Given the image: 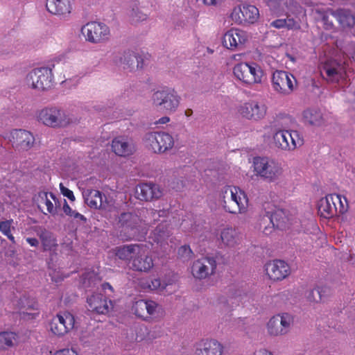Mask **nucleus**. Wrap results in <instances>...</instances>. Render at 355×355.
I'll return each instance as SVG.
<instances>
[{"mask_svg": "<svg viewBox=\"0 0 355 355\" xmlns=\"http://www.w3.org/2000/svg\"><path fill=\"white\" fill-rule=\"evenodd\" d=\"M219 200L225 211L230 214H245L248 211V196L238 187H225L220 191Z\"/></svg>", "mask_w": 355, "mask_h": 355, "instance_id": "f257e3e1", "label": "nucleus"}, {"mask_svg": "<svg viewBox=\"0 0 355 355\" xmlns=\"http://www.w3.org/2000/svg\"><path fill=\"white\" fill-rule=\"evenodd\" d=\"M254 174L268 182H274L284 175L282 163L268 157H255L253 159Z\"/></svg>", "mask_w": 355, "mask_h": 355, "instance_id": "f03ea898", "label": "nucleus"}, {"mask_svg": "<svg viewBox=\"0 0 355 355\" xmlns=\"http://www.w3.org/2000/svg\"><path fill=\"white\" fill-rule=\"evenodd\" d=\"M233 74L242 85L252 87L261 84L264 72L256 62H242L234 65Z\"/></svg>", "mask_w": 355, "mask_h": 355, "instance_id": "7ed1b4c3", "label": "nucleus"}, {"mask_svg": "<svg viewBox=\"0 0 355 355\" xmlns=\"http://www.w3.org/2000/svg\"><path fill=\"white\" fill-rule=\"evenodd\" d=\"M338 194H329L322 198L318 203V214L324 218H331L347 211V200Z\"/></svg>", "mask_w": 355, "mask_h": 355, "instance_id": "20e7f679", "label": "nucleus"}, {"mask_svg": "<svg viewBox=\"0 0 355 355\" xmlns=\"http://www.w3.org/2000/svg\"><path fill=\"white\" fill-rule=\"evenodd\" d=\"M272 143L277 149L291 152L304 144V139L297 130L279 129L272 136Z\"/></svg>", "mask_w": 355, "mask_h": 355, "instance_id": "39448f33", "label": "nucleus"}, {"mask_svg": "<svg viewBox=\"0 0 355 355\" xmlns=\"http://www.w3.org/2000/svg\"><path fill=\"white\" fill-rule=\"evenodd\" d=\"M151 101L155 107L171 113L178 107L180 96L174 89L164 87L153 94Z\"/></svg>", "mask_w": 355, "mask_h": 355, "instance_id": "423d86ee", "label": "nucleus"}, {"mask_svg": "<svg viewBox=\"0 0 355 355\" xmlns=\"http://www.w3.org/2000/svg\"><path fill=\"white\" fill-rule=\"evenodd\" d=\"M26 84L32 89L39 91L50 89L54 85L52 69L49 67H39L31 70L26 76Z\"/></svg>", "mask_w": 355, "mask_h": 355, "instance_id": "0eeeda50", "label": "nucleus"}, {"mask_svg": "<svg viewBox=\"0 0 355 355\" xmlns=\"http://www.w3.org/2000/svg\"><path fill=\"white\" fill-rule=\"evenodd\" d=\"M81 33L85 40L92 44H102L107 42L110 37V28L104 23L89 21L82 26Z\"/></svg>", "mask_w": 355, "mask_h": 355, "instance_id": "6e6552de", "label": "nucleus"}, {"mask_svg": "<svg viewBox=\"0 0 355 355\" xmlns=\"http://www.w3.org/2000/svg\"><path fill=\"white\" fill-rule=\"evenodd\" d=\"M141 223L137 214L130 212L121 214L119 220L121 236L126 240L137 238L141 233Z\"/></svg>", "mask_w": 355, "mask_h": 355, "instance_id": "1a4fd4ad", "label": "nucleus"}, {"mask_svg": "<svg viewBox=\"0 0 355 355\" xmlns=\"http://www.w3.org/2000/svg\"><path fill=\"white\" fill-rule=\"evenodd\" d=\"M272 86L277 93L287 96L291 94L297 87V80L291 73L276 70L272 73Z\"/></svg>", "mask_w": 355, "mask_h": 355, "instance_id": "9d476101", "label": "nucleus"}, {"mask_svg": "<svg viewBox=\"0 0 355 355\" xmlns=\"http://www.w3.org/2000/svg\"><path fill=\"white\" fill-rule=\"evenodd\" d=\"M230 17L238 25L252 24L259 18V11L253 5L242 4L232 9Z\"/></svg>", "mask_w": 355, "mask_h": 355, "instance_id": "9b49d317", "label": "nucleus"}, {"mask_svg": "<svg viewBox=\"0 0 355 355\" xmlns=\"http://www.w3.org/2000/svg\"><path fill=\"white\" fill-rule=\"evenodd\" d=\"M147 146L155 153H164L174 146L173 137L165 132H151L146 135Z\"/></svg>", "mask_w": 355, "mask_h": 355, "instance_id": "f8f14e48", "label": "nucleus"}, {"mask_svg": "<svg viewBox=\"0 0 355 355\" xmlns=\"http://www.w3.org/2000/svg\"><path fill=\"white\" fill-rule=\"evenodd\" d=\"M38 119L44 125L52 128L65 126L70 121L64 111L55 107L42 109L39 113Z\"/></svg>", "mask_w": 355, "mask_h": 355, "instance_id": "ddd939ff", "label": "nucleus"}, {"mask_svg": "<svg viewBox=\"0 0 355 355\" xmlns=\"http://www.w3.org/2000/svg\"><path fill=\"white\" fill-rule=\"evenodd\" d=\"M75 318L68 311L60 312L50 322V330L57 336H63L74 327Z\"/></svg>", "mask_w": 355, "mask_h": 355, "instance_id": "4468645a", "label": "nucleus"}, {"mask_svg": "<svg viewBox=\"0 0 355 355\" xmlns=\"http://www.w3.org/2000/svg\"><path fill=\"white\" fill-rule=\"evenodd\" d=\"M293 323V317L283 313L272 316L267 323L268 333L272 336H278L287 334Z\"/></svg>", "mask_w": 355, "mask_h": 355, "instance_id": "2eb2a0df", "label": "nucleus"}, {"mask_svg": "<svg viewBox=\"0 0 355 355\" xmlns=\"http://www.w3.org/2000/svg\"><path fill=\"white\" fill-rule=\"evenodd\" d=\"M320 73L328 83H338L346 78V69L344 64L335 60H328L321 67Z\"/></svg>", "mask_w": 355, "mask_h": 355, "instance_id": "dca6fc26", "label": "nucleus"}, {"mask_svg": "<svg viewBox=\"0 0 355 355\" xmlns=\"http://www.w3.org/2000/svg\"><path fill=\"white\" fill-rule=\"evenodd\" d=\"M39 209L44 214L55 216L61 207V200L51 192L40 191L34 198Z\"/></svg>", "mask_w": 355, "mask_h": 355, "instance_id": "f3484780", "label": "nucleus"}, {"mask_svg": "<svg viewBox=\"0 0 355 355\" xmlns=\"http://www.w3.org/2000/svg\"><path fill=\"white\" fill-rule=\"evenodd\" d=\"M217 263L214 257H204L194 261L191 268L193 277L198 279H204L216 272Z\"/></svg>", "mask_w": 355, "mask_h": 355, "instance_id": "a211bd4d", "label": "nucleus"}, {"mask_svg": "<svg viewBox=\"0 0 355 355\" xmlns=\"http://www.w3.org/2000/svg\"><path fill=\"white\" fill-rule=\"evenodd\" d=\"M248 40L247 32L239 28H231L223 36L222 44L224 47L232 51L241 50Z\"/></svg>", "mask_w": 355, "mask_h": 355, "instance_id": "6ab92c4d", "label": "nucleus"}, {"mask_svg": "<svg viewBox=\"0 0 355 355\" xmlns=\"http://www.w3.org/2000/svg\"><path fill=\"white\" fill-rule=\"evenodd\" d=\"M153 266L154 261L148 250L146 246L139 245L132 258L130 268L137 272H148Z\"/></svg>", "mask_w": 355, "mask_h": 355, "instance_id": "aec40b11", "label": "nucleus"}, {"mask_svg": "<svg viewBox=\"0 0 355 355\" xmlns=\"http://www.w3.org/2000/svg\"><path fill=\"white\" fill-rule=\"evenodd\" d=\"M238 112L247 119L257 121L266 115V107L258 101H250L241 105Z\"/></svg>", "mask_w": 355, "mask_h": 355, "instance_id": "412c9836", "label": "nucleus"}, {"mask_svg": "<svg viewBox=\"0 0 355 355\" xmlns=\"http://www.w3.org/2000/svg\"><path fill=\"white\" fill-rule=\"evenodd\" d=\"M266 271L271 280L277 282L287 277L291 273V268L284 261L276 259L266 263Z\"/></svg>", "mask_w": 355, "mask_h": 355, "instance_id": "4be33fe9", "label": "nucleus"}, {"mask_svg": "<svg viewBox=\"0 0 355 355\" xmlns=\"http://www.w3.org/2000/svg\"><path fill=\"white\" fill-rule=\"evenodd\" d=\"M12 147L18 150H27L33 145L35 139L33 135L27 130H15L11 132Z\"/></svg>", "mask_w": 355, "mask_h": 355, "instance_id": "5701e85b", "label": "nucleus"}, {"mask_svg": "<svg viewBox=\"0 0 355 355\" xmlns=\"http://www.w3.org/2000/svg\"><path fill=\"white\" fill-rule=\"evenodd\" d=\"M159 186L153 183H141L136 188V195L138 199L144 201H152L159 199L162 196Z\"/></svg>", "mask_w": 355, "mask_h": 355, "instance_id": "b1692460", "label": "nucleus"}, {"mask_svg": "<svg viewBox=\"0 0 355 355\" xmlns=\"http://www.w3.org/2000/svg\"><path fill=\"white\" fill-rule=\"evenodd\" d=\"M223 346L216 340H202L196 345L195 355H222Z\"/></svg>", "mask_w": 355, "mask_h": 355, "instance_id": "393cba45", "label": "nucleus"}, {"mask_svg": "<svg viewBox=\"0 0 355 355\" xmlns=\"http://www.w3.org/2000/svg\"><path fill=\"white\" fill-rule=\"evenodd\" d=\"M83 196L85 203L92 209H105L108 207L107 197L98 190L88 189L85 191Z\"/></svg>", "mask_w": 355, "mask_h": 355, "instance_id": "a878e982", "label": "nucleus"}, {"mask_svg": "<svg viewBox=\"0 0 355 355\" xmlns=\"http://www.w3.org/2000/svg\"><path fill=\"white\" fill-rule=\"evenodd\" d=\"M89 310L98 314H106L109 312L110 306L112 305L111 300L101 293H95L87 297V300Z\"/></svg>", "mask_w": 355, "mask_h": 355, "instance_id": "bb28decb", "label": "nucleus"}, {"mask_svg": "<svg viewBox=\"0 0 355 355\" xmlns=\"http://www.w3.org/2000/svg\"><path fill=\"white\" fill-rule=\"evenodd\" d=\"M157 304L152 300H140L135 302L132 309L135 314L144 320H148L156 312Z\"/></svg>", "mask_w": 355, "mask_h": 355, "instance_id": "cd10ccee", "label": "nucleus"}, {"mask_svg": "<svg viewBox=\"0 0 355 355\" xmlns=\"http://www.w3.org/2000/svg\"><path fill=\"white\" fill-rule=\"evenodd\" d=\"M222 243L230 248H239L242 243V236L236 229L227 227L223 229L220 234Z\"/></svg>", "mask_w": 355, "mask_h": 355, "instance_id": "c85d7f7f", "label": "nucleus"}, {"mask_svg": "<svg viewBox=\"0 0 355 355\" xmlns=\"http://www.w3.org/2000/svg\"><path fill=\"white\" fill-rule=\"evenodd\" d=\"M46 8L53 15L66 16L72 10V0H46Z\"/></svg>", "mask_w": 355, "mask_h": 355, "instance_id": "c756f323", "label": "nucleus"}, {"mask_svg": "<svg viewBox=\"0 0 355 355\" xmlns=\"http://www.w3.org/2000/svg\"><path fill=\"white\" fill-rule=\"evenodd\" d=\"M112 148L114 153L119 156H128L135 151L133 144L124 137H117L112 140Z\"/></svg>", "mask_w": 355, "mask_h": 355, "instance_id": "7c9ffc66", "label": "nucleus"}, {"mask_svg": "<svg viewBox=\"0 0 355 355\" xmlns=\"http://www.w3.org/2000/svg\"><path fill=\"white\" fill-rule=\"evenodd\" d=\"M330 12L342 27H354L355 26V14L350 10L338 8L336 10H331Z\"/></svg>", "mask_w": 355, "mask_h": 355, "instance_id": "2f4dec72", "label": "nucleus"}, {"mask_svg": "<svg viewBox=\"0 0 355 355\" xmlns=\"http://www.w3.org/2000/svg\"><path fill=\"white\" fill-rule=\"evenodd\" d=\"M120 62L123 64V67L130 69H141L144 66V59L138 53L132 51H124L123 56L120 58Z\"/></svg>", "mask_w": 355, "mask_h": 355, "instance_id": "473e14b6", "label": "nucleus"}, {"mask_svg": "<svg viewBox=\"0 0 355 355\" xmlns=\"http://www.w3.org/2000/svg\"><path fill=\"white\" fill-rule=\"evenodd\" d=\"M303 122L312 126H321L324 121L321 112L316 109L308 108L302 112Z\"/></svg>", "mask_w": 355, "mask_h": 355, "instance_id": "72a5a7b5", "label": "nucleus"}, {"mask_svg": "<svg viewBox=\"0 0 355 355\" xmlns=\"http://www.w3.org/2000/svg\"><path fill=\"white\" fill-rule=\"evenodd\" d=\"M139 245L130 244L119 247L116 251V255L121 260H128L131 263L132 258L135 255Z\"/></svg>", "mask_w": 355, "mask_h": 355, "instance_id": "f704fd0d", "label": "nucleus"}, {"mask_svg": "<svg viewBox=\"0 0 355 355\" xmlns=\"http://www.w3.org/2000/svg\"><path fill=\"white\" fill-rule=\"evenodd\" d=\"M17 335L12 331L0 332V350H6L15 345Z\"/></svg>", "mask_w": 355, "mask_h": 355, "instance_id": "c9c22d12", "label": "nucleus"}, {"mask_svg": "<svg viewBox=\"0 0 355 355\" xmlns=\"http://www.w3.org/2000/svg\"><path fill=\"white\" fill-rule=\"evenodd\" d=\"M38 236L41 240L44 250H51L57 246L56 239L46 229L41 230L40 233H38Z\"/></svg>", "mask_w": 355, "mask_h": 355, "instance_id": "e433bc0d", "label": "nucleus"}, {"mask_svg": "<svg viewBox=\"0 0 355 355\" xmlns=\"http://www.w3.org/2000/svg\"><path fill=\"white\" fill-rule=\"evenodd\" d=\"M267 214L274 227L281 228L286 223V216L283 209H277L271 213L268 212Z\"/></svg>", "mask_w": 355, "mask_h": 355, "instance_id": "4c0bfd02", "label": "nucleus"}, {"mask_svg": "<svg viewBox=\"0 0 355 355\" xmlns=\"http://www.w3.org/2000/svg\"><path fill=\"white\" fill-rule=\"evenodd\" d=\"M19 304H21V309H25L26 310V311H21V314L23 315L26 314L28 315H32V318H33L34 316L38 315V313H31L28 312L29 310H37V303L34 299L29 300L26 297L21 298Z\"/></svg>", "mask_w": 355, "mask_h": 355, "instance_id": "58836bf2", "label": "nucleus"}, {"mask_svg": "<svg viewBox=\"0 0 355 355\" xmlns=\"http://www.w3.org/2000/svg\"><path fill=\"white\" fill-rule=\"evenodd\" d=\"M13 220H6L0 221V232L6 236L12 243H15V237L13 236L11 230L15 229L12 226Z\"/></svg>", "mask_w": 355, "mask_h": 355, "instance_id": "ea45409f", "label": "nucleus"}, {"mask_svg": "<svg viewBox=\"0 0 355 355\" xmlns=\"http://www.w3.org/2000/svg\"><path fill=\"white\" fill-rule=\"evenodd\" d=\"M327 287H318L315 289L309 291L306 297L309 302H318L322 300L323 293L327 290Z\"/></svg>", "mask_w": 355, "mask_h": 355, "instance_id": "a19ab883", "label": "nucleus"}, {"mask_svg": "<svg viewBox=\"0 0 355 355\" xmlns=\"http://www.w3.org/2000/svg\"><path fill=\"white\" fill-rule=\"evenodd\" d=\"M62 209L66 215L86 223L87 218L83 214L73 210L64 199Z\"/></svg>", "mask_w": 355, "mask_h": 355, "instance_id": "79ce46f5", "label": "nucleus"}, {"mask_svg": "<svg viewBox=\"0 0 355 355\" xmlns=\"http://www.w3.org/2000/svg\"><path fill=\"white\" fill-rule=\"evenodd\" d=\"M131 19L133 23L143 21L147 19L148 14L141 11L139 8L136 6L133 7L130 14Z\"/></svg>", "mask_w": 355, "mask_h": 355, "instance_id": "37998d69", "label": "nucleus"}, {"mask_svg": "<svg viewBox=\"0 0 355 355\" xmlns=\"http://www.w3.org/2000/svg\"><path fill=\"white\" fill-rule=\"evenodd\" d=\"M178 256L183 259H190L193 255V252L189 245H182L178 251Z\"/></svg>", "mask_w": 355, "mask_h": 355, "instance_id": "c03bdc74", "label": "nucleus"}, {"mask_svg": "<svg viewBox=\"0 0 355 355\" xmlns=\"http://www.w3.org/2000/svg\"><path fill=\"white\" fill-rule=\"evenodd\" d=\"M60 189L61 193L64 197H67L71 201L75 200L76 198H75L73 191L71 190H70L69 189L65 187L62 183L60 184Z\"/></svg>", "mask_w": 355, "mask_h": 355, "instance_id": "a18cd8bd", "label": "nucleus"}, {"mask_svg": "<svg viewBox=\"0 0 355 355\" xmlns=\"http://www.w3.org/2000/svg\"><path fill=\"white\" fill-rule=\"evenodd\" d=\"M51 355H78L77 352L73 349L64 348L60 350H57L55 352H50Z\"/></svg>", "mask_w": 355, "mask_h": 355, "instance_id": "49530a36", "label": "nucleus"}, {"mask_svg": "<svg viewBox=\"0 0 355 355\" xmlns=\"http://www.w3.org/2000/svg\"><path fill=\"white\" fill-rule=\"evenodd\" d=\"M285 21L286 22L285 27H287L288 29L300 28L299 24L292 18L285 19Z\"/></svg>", "mask_w": 355, "mask_h": 355, "instance_id": "de8ad7c7", "label": "nucleus"}, {"mask_svg": "<svg viewBox=\"0 0 355 355\" xmlns=\"http://www.w3.org/2000/svg\"><path fill=\"white\" fill-rule=\"evenodd\" d=\"M286 22L285 21V19H278L272 21L270 23V26L276 28H281L286 26Z\"/></svg>", "mask_w": 355, "mask_h": 355, "instance_id": "09e8293b", "label": "nucleus"}, {"mask_svg": "<svg viewBox=\"0 0 355 355\" xmlns=\"http://www.w3.org/2000/svg\"><path fill=\"white\" fill-rule=\"evenodd\" d=\"M149 287L152 290H157L160 288H164V286H162L161 280L159 279H154L151 281L150 284H149Z\"/></svg>", "mask_w": 355, "mask_h": 355, "instance_id": "8fccbe9b", "label": "nucleus"}, {"mask_svg": "<svg viewBox=\"0 0 355 355\" xmlns=\"http://www.w3.org/2000/svg\"><path fill=\"white\" fill-rule=\"evenodd\" d=\"M150 214L154 218V220H155L157 219V217L164 216V214H166L165 210L157 211V210H154V209H150Z\"/></svg>", "mask_w": 355, "mask_h": 355, "instance_id": "3c124183", "label": "nucleus"}, {"mask_svg": "<svg viewBox=\"0 0 355 355\" xmlns=\"http://www.w3.org/2000/svg\"><path fill=\"white\" fill-rule=\"evenodd\" d=\"M322 21L325 26V28L331 29L334 27V24L331 21H329V17L327 15L322 16Z\"/></svg>", "mask_w": 355, "mask_h": 355, "instance_id": "603ef678", "label": "nucleus"}, {"mask_svg": "<svg viewBox=\"0 0 355 355\" xmlns=\"http://www.w3.org/2000/svg\"><path fill=\"white\" fill-rule=\"evenodd\" d=\"M26 241L30 245L33 246V247H37L39 245V241L35 238H29L28 237V238H26Z\"/></svg>", "mask_w": 355, "mask_h": 355, "instance_id": "864d4df0", "label": "nucleus"}, {"mask_svg": "<svg viewBox=\"0 0 355 355\" xmlns=\"http://www.w3.org/2000/svg\"><path fill=\"white\" fill-rule=\"evenodd\" d=\"M254 355H273V354L266 349H261L257 351Z\"/></svg>", "mask_w": 355, "mask_h": 355, "instance_id": "5fc2aeb1", "label": "nucleus"}, {"mask_svg": "<svg viewBox=\"0 0 355 355\" xmlns=\"http://www.w3.org/2000/svg\"><path fill=\"white\" fill-rule=\"evenodd\" d=\"M203 3L208 6H215L220 3L221 0H202Z\"/></svg>", "mask_w": 355, "mask_h": 355, "instance_id": "6e6d98bb", "label": "nucleus"}, {"mask_svg": "<svg viewBox=\"0 0 355 355\" xmlns=\"http://www.w3.org/2000/svg\"><path fill=\"white\" fill-rule=\"evenodd\" d=\"M170 118L168 116H163L160 118L157 121V123L158 124H165L169 122Z\"/></svg>", "mask_w": 355, "mask_h": 355, "instance_id": "4d7b16f0", "label": "nucleus"}, {"mask_svg": "<svg viewBox=\"0 0 355 355\" xmlns=\"http://www.w3.org/2000/svg\"><path fill=\"white\" fill-rule=\"evenodd\" d=\"M102 288H103V290L109 289L111 291H114L113 287L109 283H107V282L103 283L102 284Z\"/></svg>", "mask_w": 355, "mask_h": 355, "instance_id": "13d9d810", "label": "nucleus"}, {"mask_svg": "<svg viewBox=\"0 0 355 355\" xmlns=\"http://www.w3.org/2000/svg\"><path fill=\"white\" fill-rule=\"evenodd\" d=\"M94 275V272H87L84 275V279H90Z\"/></svg>", "mask_w": 355, "mask_h": 355, "instance_id": "bf43d9fd", "label": "nucleus"}, {"mask_svg": "<svg viewBox=\"0 0 355 355\" xmlns=\"http://www.w3.org/2000/svg\"><path fill=\"white\" fill-rule=\"evenodd\" d=\"M64 277H59V278L57 279V278H55V275H53L52 276V280L55 282L56 283H58V282L63 280Z\"/></svg>", "mask_w": 355, "mask_h": 355, "instance_id": "052dcab7", "label": "nucleus"}, {"mask_svg": "<svg viewBox=\"0 0 355 355\" xmlns=\"http://www.w3.org/2000/svg\"><path fill=\"white\" fill-rule=\"evenodd\" d=\"M192 113H193V111H192V110H191V109H188V110H187L185 111V114H186V116H191V115L192 114Z\"/></svg>", "mask_w": 355, "mask_h": 355, "instance_id": "680f3d73", "label": "nucleus"}, {"mask_svg": "<svg viewBox=\"0 0 355 355\" xmlns=\"http://www.w3.org/2000/svg\"><path fill=\"white\" fill-rule=\"evenodd\" d=\"M286 119L289 120L290 121H292V118L291 116H286Z\"/></svg>", "mask_w": 355, "mask_h": 355, "instance_id": "e2e57ef3", "label": "nucleus"}, {"mask_svg": "<svg viewBox=\"0 0 355 355\" xmlns=\"http://www.w3.org/2000/svg\"><path fill=\"white\" fill-rule=\"evenodd\" d=\"M223 302H227V303H228V302H229V300H225Z\"/></svg>", "mask_w": 355, "mask_h": 355, "instance_id": "0e129e2a", "label": "nucleus"}]
</instances>
